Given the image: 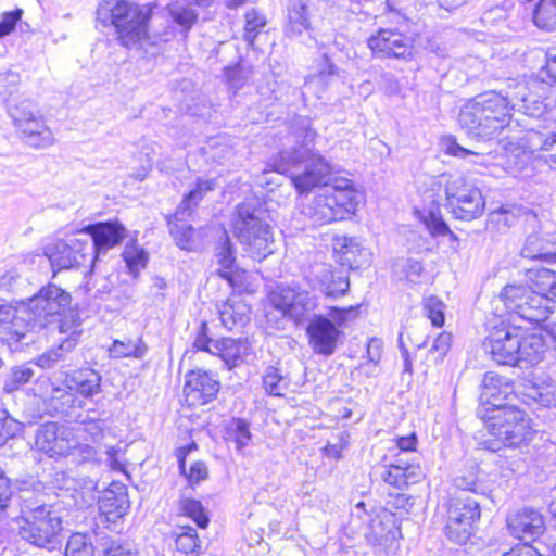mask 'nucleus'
<instances>
[{
  "label": "nucleus",
  "mask_w": 556,
  "mask_h": 556,
  "mask_svg": "<svg viewBox=\"0 0 556 556\" xmlns=\"http://www.w3.org/2000/svg\"><path fill=\"white\" fill-rule=\"evenodd\" d=\"M510 110L544 124L555 119L554 110L548 109L527 83L520 81L509 85L504 93L488 91L468 101L459 111L458 124L468 137L489 141L509 126Z\"/></svg>",
  "instance_id": "f257e3e1"
},
{
  "label": "nucleus",
  "mask_w": 556,
  "mask_h": 556,
  "mask_svg": "<svg viewBox=\"0 0 556 556\" xmlns=\"http://www.w3.org/2000/svg\"><path fill=\"white\" fill-rule=\"evenodd\" d=\"M315 137L311 118L293 117L288 126L283 148L269 160L263 175L268 172L287 175L301 194L327 186L332 168L325 156L313 149Z\"/></svg>",
  "instance_id": "f03ea898"
},
{
  "label": "nucleus",
  "mask_w": 556,
  "mask_h": 556,
  "mask_svg": "<svg viewBox=\"0 0 556 556\" xmlns=\"http://www.w3.org/2000/svg\"><path fill=\"white\" fill-rule=\"evenodd\" d=\"M71 294L56 286L48 283L27 301L0 305V333L7 334V341L34 342L33 332L46 328L55 317L61 316L71 305Z\"/></svg>",
  "instance_id": "7ed1b4c3"
},
{
  "label": "nucleus",
  "mask_w": 556,
  "mask_h": 556,
  "mask_svg": "<svg viewBox=\"0 0 556 556\" xmlns=\"http://www.w3.org/2000/svg\"><path fill=\"white\" fill-rule=\"evenodd\" d=\"M13 520L17 535L36 547L52 549L61 542L63 520L59 511L28 493L22 496L20 515Z\"/></svg>",
  "instance_id": "20e7f679"
},
{
  "label": "nucleus",
  "mask_w": 556,
  "mask_h": 556,
  "mask_svg": "<svg viewBox=\"0 0 556 556\" xmlns=\"http://www.w3.org/2000/svg\"><path fill=\"white\" fill-rule=\"evenodd\" d=\"M151 11L125 0H101L96 20L103 26H114L123 46L129 48L147 36Z\"/></svg>",
  "instance_id": "39448f33"
},
{
  "label": "nucleus",
  "mask_w": 556,
  "mask_h": 556,
  "mask_svg": "<svg viewBox=\"0 0 556 556\" xmlns=\"http://www.w3.org/2000/svg\"><path fill=\"white\" fill-rule=\"evenodd\" d=\"M358 202L351 181L340 179L330 189L315 195L303 206L302 213L313 225H325L354 214Z\"/></svg>",
  "instance_id": "423d86ee"
},
{
  "label": "nucleus",
  "mask_w": 556,
  "mask_h": 556,
  "mask_svg": "<svg viewBox=\"0 0 556 556\" xmlns=\"http://www.w3.org/2000/svg\"><path fill=\"white\" fill-rule=\"evenodd\" d=\"M485 427L494 438L485 441L486 447L492 451H498L502 446L518 447L532 438L530 419L513 404L493 409Z\"/></svg>",
  "instance_id": "0eeeda50"
},
{
  "label": "nucleus",
  "mask_w": 556,
  "mask_h": 556,
  "mask_svg": "<svg viewBox=\"0 0 556 556\" xmlns=\"http://www.w3.org/2000/svg\"><path fill=\"white\" fill-rule=\"evenodd\" d=\"M358 315V305L348 307H329L327 315L314 314L306 326L308 343L316 354L330 356L342 342L344 332L341 330Z\"/></svg>",
  "instance_id": "6e6552de"
},
{
  "label": "nucleus",
  "mask_w": 556,
  "mask_h": 556,
  "mask_svg": "<svg viewBox=\"0 0 556 556\" xmlns=\"http://www.w3.org/2000/svg\"><path fill=\"white\" fill-rule=\"evenodd\" d=\"M233 224L235 235L253 260L261 262L275 251V241L269 225L262 222L256 210L240 204Z\"/></svg>",
  "instance_id": "1a4fd4ad"
},
{
  "label": "nucleus",
  "mask_w": 556,
  "mask_h": 556,
  "mask_svg": "<svg viewBox=\"0 0 556 556\" xmlns=\"http://www.w3.org/2000/svg\"><path fill=\"white\" fill-rule=\"evenodd\" d=\"M507 312L516 314L530 324H540L551 313L548 301L539 289L529 285H506L500 293Z\"/></svg>",
  "instance_id": "9d476101"
},
{
  "label": "nucleus",
  "mask_w": 556,
  "mask_h": 556,
  "mask_svg": "<svg viewBox=\"0 0 556 556\" xmlns=\"http://www.w3.org/2000/svg\"><path fill=\"white\" fill-rule=\"evenodd\" d=\"M444 193L446 205L457 219L473 220L484 212L485 199L480 188L464 176L448 177Z\"/></svg>",
  "instance_id": "9b49d317"
},
{
  "label": "nucleus",
  "mask_w": 556,
  "mask_h": 556,
  "mask_svg": "<svg viewBox=\"0 0 556 556\" xmlns=\"http://www.w3.org/2000/svg\"><path fill=\"white\" fill-rule=\"evenodd\" d=\"M14 126L21 132L23 140L34 148H46L53 143L54 138L46 125L43 115L37 104L30 99H23L8 109Z\"/></svg>",
  "instance_id": "f8f14e48"
},
{
  "label": "nucleus",
  "mask_w": 556,
  "mask_h": 556,
  "mask_svg": "<svg viewBox=\"0 0 556 556\" xmlns=\"http://www.w3.org/2000/svg\"><path fill=\"white\" fill-rule=\"evenodd\" d=\"M480 504L470 496L451 498L447 505L445 536L454 543L465 544L480 519Z\"/></svg>",
  "instance_id": "ddd939ff"
},
{
  "label": "nucleus",
  "mask_w": 556,
  "mask_h": 556,
  "mask_svg": "<svg viewBox=\"0 0 556 556\" xmlns=\"http://www.w3.org/2000/svg\"><path fill=\"white\" fill-rule=\"evenodd\" d=\"M270 301L285 317L302 323L319 305L318 298L309 291L292 285H279L271 293Z\"/></svg>",
  "instance_id": "4468645a"
},
{
  "label": "nucleus",
  "mask_w": 556,
  "mask_h": 556,
  "mask_svg": "<svg viewBox=\"0 0 556 556\" xmlns=\"http://www.w3.org/2000/svg\"><path fill=\"white\" fill-rule=\"evenodd\" d=\"M309 288L320 292L326 299L337 300L350 290V279L343 268L328 263H316L304 273Z\"/></svg>",
  "instance_id": "2eb2a0df"
},
{
  "label": "nucleus",
  "mask_w": 556,
  "mask_h": 556,
  "mask_svg": "<svg viewBox=\"0 0 556 556\" xmlns=\"http://www.w3.org/2000/svg\"><path fill=\"white\" fill-rule=\"evenodd\" d=\"M483 345L485 352L496 363L515 366L518 364L520 329L502 320L498 326H494L490 331Z\"/></svg>",
  "instance_id": "dca6fc26"
},
{
  "label": "nucleus",
  "mask_w": 556,
  "mask_h": 556,
  "mask_svg": "<svg viewBox=\"0 0 556 556\" xmlns=\"http://www.w3.org/2000/svg\"><path fill=\"white\" fill-rule=\"evenodd\" d=\"M368 47L379 59L410 61L415 54V39L399 29L383 28L368 39Z\"/></svg>",
  "instance_id": "f3484780"
},
{
  "label": "nucleus",
  "mask_w": 556,
  "mask_h": 556,
  "mask_svg": "<svg viewBox=\"0 0 556 556\" xmlns=\"http://www.w3.org/2000/svg\"><path fill=\"white\" fill-rule=\"evenodd\" d=\"M89 238L80 239L71 237L58 239L48 243L43 253L49 258L53 269H70L83 264L89 254Z\"/></svg>",
  "instance_id": "a211bd4d"
},
{
  "label": "nucleus",
  "mask_w": 556,
  "mask_h": 556,
  "mask_svg": "<svg viewBox=\"0 0 556 556\" xmlns=\"http://www.w3.org/2000/svg\"><path fill=\"white\" fill-rule=\"evenodd\" d=\"M481 388V403L490 413L493 409L511 405L510 402L516 397L511 381L492 371L484 375Z\"/></svg>",
  "instance_id": "6ab92c4d"
},
{
  "label": "nucleus",
  "mask_w": 556,
  "mask_h": 556,
  "mask_svg": "<svg viewBox=\"0 0 556 556\" xmlns=\"http://www.w3.org/2000/svg\"><path fill=\"white\" fill-rule=\"evenodd\" d=\"M79 233L90 237L91 243L89 242V247L91 250H89V254L93 262L97 253L106 252L119 244L125 238L126 229L118 220H113L88 225Z\"/></svg>",
  "instance_id": "aec40b11"
},
{
  "label": "nucleus",
  "mask_w": 556,
  "mask_h": 556,
  "mask_svg": "<svg viewBox=\"0 0 556 556\" xmlns=\"http://www.w3.org/2000/svg\"><path fill=\"white\" fill-rule=\"evenodd\" d=\"M506 522L510 534L521 541H535L545 531L544 517L534 508L516 510L507 516Z\"/></svg>",
  "instance_id": "412c9836"
},
{
  "label": "nucleus",
  "mask_w": 556,
  "mask_h": 556,
  "mask_svg": "<svg viewBox=\"0 0 556 556\" xmlns=\"http://www.w3.org/2000/svg\"><path fill=\"white\" fill-rule=\"evenodd\" d=\"M219 387L213 374L197 369L186 375L184 393L190 405H204L216 397Z\"/></svg>",
  "instance_id": "4be33fe9"
},
{
  "label": "nucleus",
  "mask_w": 556,
  "mask_h": 556,
  "mask_svg": "<svg viewBox=\"0 0 556 556\" xmlns=\"http://www.w3.org/2000/svg\"><path fill=\"white\" fill-rule=\"evenodd\" d=\"M35 445L49 457L66 456L72 452L73 440L64 428L55 422H47L38 428Z\"/></svg>",
  "instance_id": "5701e85b"
},
{
  "label": "nucleus",
  "mask_w": 556,
  "mask_h": 556,
  "mask_svg": "<svg viewBox=\"0 0 556 556\" xmlns=\"http://www.w3.org/2000/svg\"><path fill=\"white\" fill-rule=\"evenodd\" d=\"M440 188L441 181H433L431 189L425 193V200H430V206L425 211L422 219L432 236H450L452 240L457 241V236L450 229L441 214L440 197L434 193L435 189Z\"/></svg>",
  "instance_id": "b1692460"
},
{
  "label": "nucleus",
  "mask_w": 556,
  "mask_h": 556,
  "mask_svg": "<svg viewBox=\"0 0 556 556\" xmlns=\"http://www.w3.org/2000/svg\"><path fill=\"white\" fill-rule=\"evenodd\" d=\"M490 223L495 224L500 231H504L523 220L531 227L538 224V216L533 211L519 205L505 204L490 213Z\"/></svg>",
  "instance_id": "393cba45"
},
{
  "label": "nucleus",
  "mask_w": 556,
  "mask_h": 556,
  "mask_svg": "<svg viewBox=\"0 0 556 556\" xmlns=\"http://www.w3.org/2000/svg\"><path fill=\"white\" fill-rule=\"evenodd\" d=\"M128 508L127 488L123 483H111L99 497V509L108 519L123 517Z\"/></svg>",
  "instance_id": "a878e982"
},
{
  "label": "nucleus",
  "mask_w": 556,
  "mask_h": 556,
  "mask_svg": "<svg viewBox=\"0 0 556 556\" xmlns=\"http://www.w3.org/2000/svg\"><path fill=\"white\" fill-rule=\"evenodd\" d=\"M64 384L68 390L85 397H90L100 392L101 376L92 368H80L67 372Z\"/></svg>",
  "instance_id": "bb28decb"
},
{
  "label": "nucleus",
  "mask_w": 556,
  "mask_h": 556,
  "mask_svg": "<svg viewBox=\"0 0 556 556\" xmlns=\"http://www.w3.org/2000/svg\"><path fill=\"white\" fill-rule=\"evenodd\" d=\"M381 478L388 484L402 490L409 484L417 483L422 478V471L420 467L399 458L395 464L390 465L381 473Z\"/></svg>",
  "instance_id": "cd10ccee"
},
{
  "label": "nucleus",
  "mask_w": 556,
  "mask_h": 556,
  "mask_svg": "<svg viewBox=\"0 0 556 556\" xmlns=\"http://www.w3.org/2000/svg\"><path fill=\"white\" fill-rule=\"evenodd\" d=\"M313 0H289L287 34L299 36L311 27Z\"/></svg>",
  "instance_id": "c85d7f7f"
},
{
  "label": "nucleus",
  "mask_w": 556,
  "mask_h": 556,
  "mask_svg": "<svg viewBox=\"0 0 556 556\" xmlns=\"http://www.w3.org/2000/svg\"><path fill=\"white\" fill-rule=\"evenodd\" d=\"M216 184L214 179L198 178L194 187L184 195L182 201L175 212L174 218L184 220L186 217H189L207 192L214 190Z\"/></svg>",
  "instance_id": "c756f323"
},
{
  "label": "nucleus",
  "mask_w": 556,
  "mask_h": 556,
  "mask_svg": "<svg viewBox=\"0 0 556 556\" xmlns=\"http://www.w3.org/2000/svg\"><path fill=\"white\" fill-rule=\"evenodd\" d=\"M520 254L522 257L529 260L556 263L555 243L542 238L538 232L529 233L527 236Z\"/></svg>",
  "instance_id": "7c9ffc66"
},
{
  "label": "nucleus",
  "mask_w": 556,
  "mask_h": 556,
  "mask_svg": "<svg viewBox=\"0 0 556 556\" xmlns=\"http://www.w3.org/2000/svg\"><path fill=\"white\" fill-rule=\"evenodd\" d=\"M527 141L530 148L534 151H541V157L549 165L551 168L556 169V134L555 132H541L531 128L527 136Z\"/></svg>",
  "instance_id": "2f4dec72"
},
{
  "label": "nucleus",
  "mask_w": 556,
  "mask_h": 556,
  "mask_svg": "<svg viewBox=\"0 0 556 556\" xmlns=\"http://www.w3.org/2000/svg\"><path fill=\"white\" fill-rule=\"evenodd\" d=\"M546 348L542 336L530 334L522 337L520 334V349H518V364L535 365L544 357Z\"/></svg>",
  "instance_id": "473e14b6"
},
{
  "label": "nucleus",
  "mask_w": 556,
  "mask_h": 556,
  "mask_svg": "<svg viewBox=\"0 0 556 556\" xmlns=\"http://www.w3.org/2000/svg\"><path fill=\"white\" fill-rule=\"evenodd\" d=\"M333 249L341 254L342 263L350 267L364 265L368 254L367 250L361 247L356 240L348 237L337 238Z\"/></svg>",
  "instance_id": "72a5a7b5"
},
{
  "label": "nucleus",
  "mask_w": 556,
  "mask_h": 556,
  "mask_svg": "<svg viewBox=\"0 0 556 556\" xmlns=\"http://www.w3.org/2000/svg\"><path fill=\"white\" fill-rule=\"evenodd\" d=\"M213 354L219 355L228 367L237 366L247 352V341L242 339L223 338L213 343Z\"/></svg>",
  "instance_id": "f704fd0d"
},
{
  "label": "nucleus",
  "mask_w": 556,
  "mask_h": 556,
  "mask_svg": "<svg viewBox=\"0 0 556 556\" xmlns=\"http://www.w3.org/2000/svg\"><path fill=\"white\" fill-rule=\"evenodd\" d=\"M528 282L539 289L551 306L552 301H556V271L547 268L529 269L527 273Z\"/></svg>",
  "instance_id": "c9c22d12"
},
{
  "label": "nucleus",
  "mask_w": 556,
  "mask_h": 556,
  "mask_svg": "<svg viewBox=\"0 0 556 556\" xmlns=\"http://www.w3.org/2000/svg\"><path fill=\"white\" fill-rule=\"evenodd\" d=\"M249 313V306L242 302L224 303L219 308V318L225 328L232 330L250 320Z\"/></svg>",
  "instance_id": "e433bc0d"
},
{
  "label": "nucleus",
  "mask_w": 556,
  "mask_h": 556,
  "mask_svg": "<svg viewBox=\"0 0 556 556\" xmlns=\"http://www.w3.org/2000/svg\"><path fill=\"white\" fill-rule=\"evenodd\" d=\"M216 257L218 264H220V266L223 267L222 269H218V275L232 285V275L230 273V269L236 261V257L233 247L226 231H223L217 242Z\"/></svg>",
  "instance_id": "4c0bfd02"
},
{
  "label": "nucleus",
  "mask_w": 556,
  "mask_h": 556,
  "mask_svg": "<svg viewBox=\"0 0 556 556\" xmlns=\"http://www.w3.org/2000/svg\"><path fill=\"white\" fill-rule=\"evenodd\" d=\"M290 380L281 368L266 367L263 374V388L268 395L283 396L289 388Z\"/></svg>",
  "instance_id": "58836bf2"
},
{
  "label": "nucleus",
  "mask_w": 556,
  "mask_h": 556,
  "mask_svg": "<svg viewBox=\"0 0 556 556\" xmlns=\"http://www.w3.org/2000/svg\"><path fill=\"white\" fill-rule=\"evenodd\" d=\"M109 351L111 356L116 358H142L148 351V346L141 338H137L136 340L127 339L123 341L114 340Z\"/></svg>",
  "instance_id": "ea45409f"
},
{
  "label": "nucleus",
  "mask_w": 556,
  "mask_h": 556,
  "mask_svg": "<svg viewBox=\"0 0 556 556\" xmlns=\"http://www.w3.org/2000/svg\"><path fill=\"white\" fill-rule=\"evenodd\" d=\"M533 21L542 29H556V0H540L533 12Z\"/></svg>",
  "instance_id": "a19ab883"
},
{
  "label": "nucleus",
  "mask_w": 556,
  "mask_h": 556,
  "mask_svg": "<svg viewBox=\"0 0 556 556\" xmlns=\"http://www.w3.org/2000/svg\"><path fill=\"white\" fill-rule=\"evenodd\" d=\"M253 67L250 64L240 62L232 67L225 68V76L227 79V84L232 90L233 94H236L239 90H241L253 76Z\"/></svg>",
  "instance_id": "79ce46f5"
},
{
  "label": "nucleus",
  "mask_w": 556,
  "mask_h": 556,
  "mask_svg": "<svg viewBox=\"0 0 556 556\" xmlns=\"http://www.w3.org/2000/svg\"><path fill=\"white\" fill-rule=\"evenodd\" d=\"M34 375V369L27 364L15 366L4 378L3 390L7 393H12L29 382Z\"/></svg>",
  "instance_id": "37998d69"
},
{
  "label": "nucleus",
  "mask_w": 556,
  "mask_h": 556,
  "mask_svg": "<svg viewBox=\"0 0 556 556\" xmlns=\"http://www.w3.org/2000/svg\"><path fill=\"white\" fill-rule=\"evenodd\" d=\"M337 75L338 67L330 61L328 53L324 52L317 63L316 73L305 80L304 87L309 90L314 85H324L329 80V78Z\"/></svg>",
  "instance_id": "c03bdc74"
},
{
  "label": "nucleus",
  "mask_w": 556,
  "mask_h": 556,
  "mask_svg": "<svg viewBox=\"0 0 556 556\" xmlns=\"http://www.w3.org/2000/svg\"><path fill=\"white\" fill-rule=\"evenodd\" d=\"M168 13L172 20L187 33L198 21V12L181 3L175 2L168 5Z\"/></svg>",
  "instance_id": "a18cd8bd"
},
{
  "label": "nucleus",
  "mask_w": 556,
  "mask_h": 556,
  "mask_svg": "<svg viewBox=\"0 0 556 556\" xmlns=\"http://www.w3.org/2000/svg\"><path fill=\"white\" fill-rule=\"evenodd\" d=\"M227 438L236 443L238 451L242 450L251 440L249 424L241 418H233L227 426Z\"/></svg>",
  "instance_id": "49530a36"
},
{
  "label": "nucleus",
  "mask_w": 556,
  "mask_h": 556,
  "mask_svg": "<svg viewBox=\"0 0 556 556\" xmlns=\"http://www.w3.org/2000/svg\"><path fill=\"white\" fill-rule=\"evenodd\" d=\"M179 513L191 518L198 527L206 528L208 518L204 513L202 504L192 498H181L178 506Z\"/></svg>",
  "instance_id": "de8ad7c7"
},
{
  "label": "nucleus",
  "mask_w": 556,
  "mask_h": 556,
  "mask_svg": "<svg viewBox=\"0 0 556 556\" xmlns=\"http://www.w3.org/2000/svg\"><path fill=\"white\" fill-rule=\"evenodd\" d=\"M169 233L177 247L190 251L193 248V228L190 225L168 222Z\"/></svg>",
  "instance_id": "09e8293b"
},
{
  "label": "nucleus",
  "mask_w": 556,
  "mask_h": 556,
  "mask_svg": "<svg viewBox=\"0 0 556 556\" xmlns=\"http://www.w3.org/2000/svg\"><path fill=\"white\" fill-rule=\"evenodd\" d=\"M446 151L450 155L468 160V162L472 165H480L485 167L489 164L488 155L468 150L458 144L455 140H452L447 143Z\"/></svg>",
  "instance_id": "8fccbe9b"
},
{
  "label": "nucleus",
  "mask_w": 556,
  "mask_h": 556,
  "mask_svg": "<svg viewBox=\"0 0 556 556\" xmlns=\"http://www.w3.org/2000/svg\"><path fill=\"white\" fill-rule=\"evenodd\" d=\"M65 556H93L92 543L85 534L74 533L67 541Z\"/></svg>",
  "instance_id": "3c124183"
},
{
  "label": "nucleus",
  "mask_w": 556,
  "mask_h": 556,
  "mask_svg": "<svg viewBox=\"0 0 556 556\" xmlns=\"http://www.w3.org/2000/svg\"><path fill=\"white\" fill-rule=\"evenodd\" d=\"M177 551L188 555L198 552L200 540L197 530L192 527H182L176 538Z\"/></svg>",
  "instance_id": "603ef678"
},
{
  "label": "nucleus",
  "mask_w": 556,
  "mask_h": 556,
  "mask_svg": "<svg viewBox=\"0 0 556 556\" xmlns=\"http://www.w3.org/2000/svg\"><path fill=\"white\" fill-rule=\"evenodd\" d=\"M76 344V339H63L61 343L59 344L58 349L50 350L42 355H40L37 359V365H39L42 368H50L52 367L56 362H59L62 356L63 352L71 351Z\"/></svg>",
  "instance_id": "864d4df0"
},
{
  "label": "nucleus",
  "mask_w": 556,
  "mask_h": 556,
  "mask_svg": "<svg viewBox=\"0 0 556 556\" xmlns=\"http://www.w3.org/2000/svg\"><path fill=\"white\" fill-rule=\"evenodd\" d=\"M123 257L129 270L134 275L143 268L148 262V254L146 251L136 244H127L123 252Z\"/></svg>",
  "instance_id": "5fc2aeb1"
},
{
  "label": "nucleus",
  "mask_w": 556,
  "mask_h": 556,
  "mask_svg": "<svg viewBox=\"0 0 556 556\" xmlns=\"http://www.w3.org/2000/svg\"><path fill=\"white\" fill-rule=\"evenodd\" d=\"M444 303L434 295H429L424 299V311L435 327H442L444 325Z\"/></svg>",
  "instance_id": "6e6d98bb"
},
{
  "label": "nucleus",
  "mask_w": 556,
  "mask_h": 556,
  "mask_svg": "<svg viewBox=\"0 0 556 556\" xmlns=\"http://www.w3.org/2000/svg\"><path fill=\"white\" fill-rule=\"evenodd\" d=\"M454 485L464 491L478 493L481 489V484L478 480L476 466L460 470L454 478Z\"/></svg>",
  "instance_id": "4d7b16f0"
},
{
  "label": "nucleus",
  "mask_w": 556,
  "mask_h": 556,
  "mask_svg": "<svg viewBox=\"0 0 556 556\" xmlns=\"http://www.w3.org/2000/svg\"><path fill=\"white\" fill-rule=\"evenodd\" d=\"M264 79L265 81L257 86L258 94L267 101L280 99L282 84L279 83L278 77L274 73H268Z\"/></svg>",
  "instance_id": "13d9d810"
},
{
  "label": "nucleus",
  "mask_w": 556,
  "mask_h": 556,
  "mask_svg": "<svg viewBox=\"0 0 556 556\" xmlns=\"http://www.w3.org/2000/svg\"><path fill=\"white\" fill-rule=\"evenodd\" d=\"M525 395L533 403L543 407L556 405V395L549 388L532 386L528 388Z\"/></svg>",
  "instance_id": "bf43d9fd"
},
{
  "label": "nucleus",
  "mask_w": 556,
  "mask_h": 556,
  "mask_svg": "<svg viewBox=\"0 0 556 556\" xmlns=\"http://www.w3.org/2000/svg\"><path fill=\"white\" fill-rule=\"evenodd\" d=\"M104 556H137L132 544L122 540H105L102 544Z\"/></svg>",
  "instance_id": "052dcab7"
},
{
  "label": "nucleus",
  "mask_w": 556,
  "mask_h": 556,
  "mask_svg": "<svg viewBox=\"0 0 556 556\" xmlns=\"http://www.w3.org/2000/svg\"><path fill=\"white\" fill-rule=\"evenodd\" d=\"M265 24L266 21L264 16L258 15L255 10L248 11L245 13V40L252 43L256 34L265 26Z\"/></svg>",
  "instance_id": "680f3d73"
},
{
  "label": "nucleus",
  "mask_w": 556,
  "mask_h": 556,
  "mask_svg": "<svg viewBox=\"0 0 556 556\" xmlns=\"http://www.w3.org/2000/svg\"><path fill=\"white\" fill-rule=\"evenodd\" d=\"M452 333L443 331L433 341L429 353L433 355L435 361H442L451 349Z\"/></svg>",
  "instance_id": "e2e57ef3"
},
{
  "label": "nucleus",
  "mask_w": 556,
  "mask_h": 556,
  "mask_svg": "<svg viewBox=\"0 0 556 556\" xmlns=\"http://www.w3.org/2000/svg\"><path fill=\"white\" fill-rule=\"evenodd\" d=\"M13 486L11 480L0 469V519L5 517V510L13 497Z\"/></svg>",
  "instance_id": "0e129e2a"
},
{
  "label": "nucleus",
  "mask_w": 556,
  "mask_h": 556,
  "mask_svg": "<svg viewBox=\"0 0 556 556\" xmlns=\"http://www.w3.org/2000/svg\"><path fill=\"white\" fill-rule=\"evenodd\" d=\"M179 469L182 473H185L187 476V478L191 482H199L207 477V468L203 462L193 463L189 468V472L187 473L186 459H185V457H181L180 455H179Z\"/></svg>",
  "instance_id": "69168bd1"
},
{
  "label": "nucleus",
  "mask_w": 556,
  "mask_h": 556,
  "mask_svg": "<svg viewBox=\"0 0 556 556\" xmlns=\"http://www.w3.org/2000/svg\"><path fill=\"white\" fill-rule=\"evenodd\" d=\"M23 10L15 9L13 11L4 12L0 21V38L10 35L16 27L18 21H21Z\"/></svg>",
  "instance_id": "338daca9"
},
{
  "label": "nucleus",
  "mask_w": 556,
  "mask_h": 556,
  "mask_svg": "<svg viewBox=\"0 0 556 556\" xmlns=\"http://www.w3.org/2000/svg\"><path fill=\"white\" fill-rule=\"evenodd\" d=\"M18 431V424L8 417L4 410H0V445H2L8 439L13 438Z\"/></svg>",
  "instance_id": "774afa93"
}]
</instances>
